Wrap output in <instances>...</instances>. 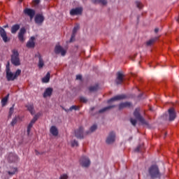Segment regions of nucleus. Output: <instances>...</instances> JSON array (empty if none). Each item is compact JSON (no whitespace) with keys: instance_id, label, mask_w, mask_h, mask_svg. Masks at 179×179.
<instances>
[{"instance_id":"obj_1","label":"nucleus","mask_w":179,"mask_h":179,"mask_svg":"<svg viewBox=\"0 0 179 179\" xmlns=\"http://www.w3.org/2000/svg\"><path fill=\"white\" fill-rule=\"evenodd\" d=\"M148 176L151 179L160 178L162 177V173H160L159 166L157 165H152L148 169Z\"/></svg>"},{"instance_id":"obj_2","label":"nucleus","mask_w":179,"mask_h":179,"mask_svg":"<svg viewBox=\"0 0 179 179\" xmlns=\"http://www.w3.org/2000/svg\"><path fill=\"white\" fill-rule=\"evenodd\" d=\"M11 64L15 66H19V65H20V58L19 57V52L17 50H13V55H11Z\"/></svg>"},{"instance_id":"obj_3","label":"nucleus","mask_w":179,"mask_h":179,"mask_svg":"<svg viewBox=\"0 0 179 179\" xmlns=\"http://www.w3.org/2000/svg\"><path fill=\"white\" fill-rule=\"evenodd\" d=\"M91 164L90 159L86 156H83L80 159V164L82 167H90Z\"/></svg>"},{"instance_id":"obj_4","label":"nucleus","mask_w":179,"mask_h":179,"mask_svg":"<svg viewBox=\"0 0 179 179\" xmlns=\"http://www.w3.org/2000/svg\"><path fill=\"white\" fill-rule=\"evenodd\" d=\"M8 163H16L17 162V155L13 152L8 153L6 157Z\"/></svg>"},{"instance_id":"obj_5","label":"nucleus","mask_w":179,"mask_h":179,"mask_svg":"<svg viewBox=\"0 0 179 179\" xmlns=\"http://www.w3.org/2000/svg\"><path fill=\"white\" fill-rule=\"evenodd\" d=\"M140 111L141 109L139 108H136L134 112V115L135 118L138 120V121H140V122H141L142 124H145V119L141 115Z\"/></svg>"},{"instance_id":"obj_6","label":"nucleus","mask_w":179,"mask_h":179,"mask_svg":"<svg viewBox=\"0 0 179 179\" xmlns=\"http://www.w3.org/2000/svg\"><path fill=\"white\" fill-rule=\"evenodd\" d=\"M55 53L57 55L61 54L62 57H65V55H66V50H65V49H64L62 46L57 45L55 47Z\"/></svg>"},{"instance_id":"obj_7","label":"nucleus","mask_w":179,"mask_h":179,"mask_svg":"<svg viewBox=\"0 0 179 179\" xmlns=\"http://www.w3.org/2000/svg\"><path fill=\"white\" fill-rule=\"evenodd\" d=\"M106 142L108 145H111V143H114V142H115V132L110 131L106 138Z\"/></svg>"},{"instance_id":"obj_8","label":"nucleus","mask_w":179,"mask_h":179,"mask_svg":"<svg viewBox=\"0 0 179 179\" xmlns=\"http://www.w3.org/2000/svg\"><path fill=\"white\" fill-rule=\"evenodd\" d=\"M169 113V121H174L177 117V113L174 108H171L168 110Z\"/></svg>"},{"instance_id":"obj_9","label":"nucleus","mask_w":179,"mask_h":179,"mask_svg":"<svg viewBox=\"0 0 179 179\" xmlns=\"http://www.w3.org/2000/svg\"><path fill=\"white\" fill-rule=\"evenodd\" d=\"M35 58H38V68L39 69H42V68L44 67V60L43 59V56H41V54H40V52H37L35 55Z\"/></svg>"},{"instance_id":"obj_10","label":"nucleus","mask_w":179,"mask_h":179,"mask_svg":"<svg viewBox=\"0 0 179 179\" xmlns=\"http://www.w3.org/2000/svg\"><path fill=\"white\" fill-rule=\"evenodd\" d=\"M24 15H27V16H29L30 19H33L36 15V10L31 8H26L24 10Z\"/></svg>"},{"instance_id":"obj_11","label":"nucleus","mask_w":179,"mask_h":179,"mask_svg":"<svg viewBox=\"0 0 179 179\" xmlns=\"http://www.w3.org/2000/svg\"><path fill=\"white\" fill-rule=\"evenodd\" d=\"M75 136L77 139H83V127L80 126L75 131Z\"/></svg>"},{"instance_id":"obj_12","label":"nucleus","mask_w":179,"mask_h":179,"mask_svg":"<svg viewBox=\"0 0 179 179\" xmlns=\"http://www.w3.org/2000/svg\"><path fill=\"white\" fill-rule=\"evenodd\" d=\"M24 34H26V29L21 28L18 33V39L21 43H24V41L26 40L24 38Z\"/></svg>"},{"instance_id":"obj_13","label":"nucleus","mask_w":179,"mask_h":179,"mask_svg":"<svg viewBox=\"0 0 179 179\" xmlns=\"http://www.w3.org/2000/svg\"><path fill=\"white\" fill-rule=\"evenodd\" d=\"M124 99H127V95L125 94H120L115 96H113L108 101V103H111V101H118L119 100H124Z\"/></svg>"},{"instance_id":"obj_14","label":"nucleus","mask_w":179,"mask_h":179,"mask_svg":"<svg viewBox=\"0 0 179 179\" xmlns=\"http://www.w3.org/2000/svg\"><path fill=\"white\" fill-rule=\"evenodd\" d=\"M83 11V9H82V8H73L70 11V15L71 16H76L78 15H82Z\"/></svg>"},{"instance_id":"obj_15","label":"nucleus","mask_w":179,"mask_h":179,"mask_svg":"<svg viewBox=\"0 0 179 179\" xmlns=\"http://www.w3.org/2000/svg\"><path fill=\"white\" fill-rule=\"evenodd\" d=\"M44 16L41 14H37L36 16H35V23L36 24H39V25H41L43 24V22H44Z\"/></svg>"},{"instance_id":"obj_16","label":"nucleus","mask_w":179,"mask_h":179,"mask_svg":"<svg viewBox=\"0 0 179 179\" xmlns=\"http://www.w3.org/2000/svg\"><path fill=\"white\" fill-rule=\"evenodd\" d=\"M0 36L4 43H8V41H9V38H8V36L6 35V31L1 27H0Z\"/></svg>"},{"instance_id":"obj_17","label":"nucleus","mask_w":179,"mask_h":179,"mask_svg":"<svg viewBox=\"0 0 179 179\" xmlns=\"http://www.w3.org/2000/svg\"><path fill=\"white\" fill-rule=\"evenodd\" d=\"M34 40H36L34 36H31L29 38L26 45L27 48H34V47H36V43H34Z\"/></svg>"},{"instance_id":"obj_18","label":"nucleus","mask_w":179,"mask_h":179,"mask_svg":"<svg viewBox=\"0 0 179 179\" xmlns=\"http://www.w3.org/2000/svg\"><path fill=\"white\" fill-rule=\"evenodd\" d=\"M115 82L117 85H122V82H124V74L122 73L117 72Z\"/></svg>"},{"instance_id":"obj_19","label":"nucleus","mask_w":179,"mask_h":179,"mask_svg":"<svg viewBox=\"0 0 179 179\" xmlns=\"http://www.w3.org/2000/svg\"><path fill=\"white\" fill-rule=\"evenodd\" d=\"M80 26L79 24H76L73 29V32L71 34V37L70 39V42L72 43L75 40V37L76 36V33H78V30H79Z\"/></svg>"},{"instance_id":"obj_20","label":"nucleus","mask_w":179,"mask_h":179,"mask_svg":"<svg viewBox=\"0 0 179 179\" xmlns=\"http://www.w3.org/2000/svg\"><path fill=\"white\" fill-rule=\"evenodd\" d=\"M6 79L8 82L13 81L15 79H16V77H15V74L10 71H6Z\"/></svg>"},{"instance_id":"obj_21","label":"nucleus","mask_w":179,"mask_h":179,"mask_svg":"<svg viewBox=\"0 0 179 179\" xmlns=\"http://www.w3.org/2000/svg\"><path fill=\"white\" fill-rule=\"evenodd\" d=\"M131 106H132V103L131 102H123V103H121L119 105V110H122L123 108H129V107H131Z\"/></svg>"},{"instance_id":"obj_22","label":"nucleus","mask_w":179,"mask_h":179,"mask_svg":"<svg viewBox=\"0 0 179 179\" xmlns=\"http://www.w3.org/2000/svg\"><path fill=\"white\" fill-rule=\"evenodd\" d=\"M50 132L53 136H58V129L55 126H52L50 129Z\"/></svg>"},{"instance_id":"obj_23","label":"nucleus","mask_w":179,"mask_h":179,"mask_svg":"<svg viewBox=\"0 0 179 179\" xmlns=\"http://www.w3.org/2000/svg\"><path fill=\"white\" fill-rule=\"evenodd\" d=\"M19 29H20V25L19 24H15L14 25L12 26L11 27V33L12 34H16L17 30H19Z\"/></svg>"},{"instance_id":"obj_24","label":"nucleus","mask_w":179,"mask_h":179,"mask_svg":"<svg viewBox=\"0 0 179 179\" xmlns=\"http://www.w3.org/2000/svg\"><path fill=\"white\" fill-rule=\"evenodd\" d=\"M157 40H159V37L152 38L146 42V45L150 47V45H153V44H155Z\"/></svg>"},{"instance_id":"obj_25","label":"nucleus","mask_w":179,"mask_h":179,"mask_svg":"<svg viewBox=\"0 0 179 179\" xmlns=\"http://www.w3.org/2000/svg\"><path fill=\"white\" fill-rule=\"evenodd\" d=\"M51 94H52V88L48 87L45 90L43 97H49Z\"/></svg>"},{"instance_id":"obj_26","label":"nucleus","mask_w":179,"mask_h":179,"mask_svg":"<svg viewBox=\"0 0 179 179\" xmlns=\"http://www.w3.org/2000/svg\"><path fill=\"white\" fill-rule=\"evenodd\" d=\"M28 111L33 115L34 114V106L33 104H28L26 106Z\"/></svg>"},{"instance_id":"obj_27","label":"nucleus","mask_w":179,"mask_h":179,"mask_svg":"<svg viewBox=\"0 0 179 179\" xmlns=\"http://www.w3.org/2000/svg\"><path fill=\"white\" fill-rule=\"evenodd\" d=\"M115 107V105H112L109 106H106L101 110H99V114H101L102 113H106L108 110H110V108H114Z\"/></svg>"},{"instance_id":"obj_28","label":"nucleus","mask_w":179,"mask_h":179,"mask_svg":"<svg viewBox=\"0 0 179 179\" xmlns=\"http://www.w3.org/2000/svg\"><path fill=\"white\" fill-rule=\"evenodd\" d=\"M50 72H48L46 76L42 78L43 83H48L50 82Z\"/></svg>"},{"instance_id":"obj_29","label":"nucleus","mask_w":179,"mask_h":179,"mask_svg":"<svg viewBox=\"0 0 179 179\" xmlns=\"http://www.w3.org/2000/svg\"><path fill=\"white\" fill-rule=\"evenodd\" d=\"M9 99V94H8L4 98L1 99V106L2 107H5L6 103H8V100Z\"/></svg>"},{"instance_id":"obj_30","label":"nucleus","mask_w":179,"mask_h":179,"mask_svg":"<svg viewBox=\"0 0 179 179\" xmlns=\"http://www.w3.org/2000/svg\"><path fill=\"white\" fill-rule=\"evenodd\" d=\"M97 129V124H93L90 128V131H86V134L89 135V134H92V132H94Z\"/></svg>"},{"instance_id":"obj_31","label":"nucleus","mask_w":179,"mask_h":179,"mask_svg":"<svg viewBox=\"0 0 179 179\" xmlns=\"http://www.w3.org/2000/svg\"><path fill=\"white\" fill-rule=\"evenodd\" d=\"M16 173H17V168L16 167L11 168V170L8 171V176H15Z\"/></svg>"},{"instance_id":"obj_32","label":"nucleus","mask_w":179,"mask_h":179,"mask_svg":"<svg viewBox=\"0 0 179 179\" xmlns=\"http://www.w3.org/2000/svg\"><path fill=\"white\" fill-rule=\"evenodd\" d=\"M89 90L91 92H97L99 90V85H95L90 87Z\"/></svg>"},{"instance_id":"obj_33","label":"nucleus","mask_w":179,"mask_h":179,"mask_svg":"<svg viewBox=\"0 0 179 179\" xmlns=\"http://www.w3.org/2000/svg\"><path fill=\"white\" fill-rule=\"evenodd\" d=\"M94 3H101L102 5H106L107 3V0H92Z\"/></svg>"},{"instance_id":"obj_34","label":"nucleus","mask_w":179,"mask_h":179,"mask_svg":"<svg viewBox=\"0 0 179 179\" xmlns=\"http://www.w3.org/2000/svg\"><path fill=\"white\" fill-rule=\"evenodd\" d=\"M73 110L74 111H79V110H80V106L74 105L69 108L70 111H73Z\"/></svg>"},{"instance_id":"obj_35","label":"nucleus","mask_w":179,"mask_h":179,"mask_svg":"<svg viewBox=\"0 0 179 179\" xmlns=\"http://www.w3.org/2000/svg\"><path fill=\"white\" fill-rule=\"evenodd\" d=\"M33 125H34V124L31 123L30 122V123L29 124L28 127H27V135H30V131H31V128H33Z\"/></svg>"},{"instance_id":"obj_36","label":"nucleus","mask_w":179,"mask_h":179,"mask_svg":"<svg viewBox=\"0 0 179 179\" xmlns=\"http://www.w3.org/2000/svg\"><path fill=\"white\" fill-rule=\"evenodd\" d=\"M14 107H15V105H13V106L10 108V110L8 112V118H12V114H13Z\"/></svg>"},{"instance_id":"obj_37","label":"nucleus","mask_w":179,"mask_h":179,"mask_svg":"<svg viewBox=\"0 0 179 179\" xmlns=\"http://www.w3.org/2000/svg\"><path fill=\"white\" fill-rule=\"evenodd\" d=\"M38 117H40V115H38V114L35 115L30 122L31 124H36V121H37V120H38Z\"/></svg>"},{"instance_id":"obj_38","label":"nucleus","mask_w":179,"mask_h":179,"mask_svg":"<svg viewBox=\"0 0 179 179\" xmlns=\"http://www.w3.org/2000/svg\"><path fill=\"white\" fill-rule=\"evenodd\" d=\"M16 124H17V117H14L10 122V125L12 127H15Z\"/></svg>"},{"instance_id":"obj_39","label":"nucleus","mask_w":179,"mask_h":179,"mask_svg":"<svg viewBox=\"0 0 179 179\" xmlns=\"http://www.w3.org/2000/svg\"><path fill=\"white\" fill-rule=\"evenodd\" d=\"M136 7L138 8V9H142V8H143V4H142V3H141V1H136Z\"/></svg>"},{"instance_id":"obj_40","label":"nucleus","mask_w":179,"mask_h":179,"mask_svg":"<svg viewBox=\"0 0 179 179\" xmlns=\"http://www.w3.org/2000/svg\"><path fill=\"white\" fill-rule=\"evenodd\" d=\"M20 73H22V70L21 69H17L15 73H14V76L15 78V79L17 78V76H19V75H20Z\"/></svg>"},{"instance_id":"obj_41","label":"nucleus","mask_w":179,"mask_h":179,"mask_svg":"<svg viewBox=\"0 0 179 179\" xmlns=\"http://www.w3.org/2000/svg\"><path fill=\"white\" fill-rule=\"evenodd\" d=\"M71 146L72 148H75V146H79V143H78V141L73 140L71 141Z\"/></svg>"},{"instance_id":"obj_42","label":"nucleus","mask_w":179,"mask_h":179,"mask_svg":"<svg viewBox=\"0 0 179 179\" xmlns=\"http://www.w3.org/2000/svg\"><path fill=\"white\" fill-rule=\"evenodd\" d=\"M80 101L81 103H87V98L85 97V96H80Z\"/></svg>"},{"instance_id":"obj_43","label":"nucleus","mask_w":179,"mask_h":179,"mask_svg":"<svg viewBox=\"0 0 179 179\" xmlns=\"http://www.w3.org/2000/svg\"><path fill=\"white\" fill-rule=\"evenodd\" d=\"M41 1L40 0H33L32 3L34 6H37L40 3Z\"/></svg>"},{"instance_id":"obj_44","label":"nucleus","mask_w":179,"mask_h":179,"mask_svg":"<svg viewBox=\"0 0 179 179\" xmlns=\"http://www.w3.org/2000/svg\"><path fill=\"white\" fill-rule=\"evenodd\" d=\"M130 122L133 124L134 127L136 126V120L131 118Z\"/></svg>"},{"instance_id":"obj_45","label":"nucleus","mask_w":179,"mask_h":179,"mask_svg":"<svg viewBox=\"0 0 179 179\" xmlns=\"http://www.w3.org/2000/svg\"><path fill=\"white\" fill-rule=\"evenodd\" d=\"M9 62H8V64L6 66V72H8L10 71V67L9 66Z\"/></svg>"},{"instance_id":"obj_46","label":"nucleus","mask_w":179,"mask_h":179,"mask_svg":"<svg viewBox=\"0 0 179 179\" xmlns=\"http://www.w3.org/2000/svg\"><path fill=\"white\" fill-rule=\"evenodd\" d=\"M59 179H68V175L63 174L60 176Z\"/></svg>"},{"instance_id":"obj_47","label":"nucleus","mask_w":179,"mask_h":179,"mask_svg":"<svg viewBox=\"0 0 179 179\" xmlns=\"http://www.w3.org/2000/svg\"><path fill=\"white\" fill-rule=\"evenodd\" d=\"M76 80H82V76L81 75H77L76 76Z\"/></svg>"},{"instance_id":"obj_48","label":"nucleus","mask_w":179,"mask_h":179,"mask_svg":"<svg viewBox=\"0 0 179 179\" xmlns=\"http://www.w3.org/2000/svg\"><path fill=\"white\" fill-rule=\"evenodd\" d=\"M139 150H141V147L139 146L135 149V152H139Z\"/></svg>"},{"instance_id":"obj_49","label":"nucleus","mask_w":179,"mask_h":179,"mask_svg":"<svg viewBox=\"0 0 179 179\" xmlns=\"http://www.w3.org/2000/svg\"><path fill=\"white\" fill-rule=\"evenodd\" d=\"M155 33H159V28L155 29Z\"/></svg>"},{"instance_id":"obj_50","label":"nucleus","mask_w":179,"mask_h":179,"mask_svg":"<svg viewBox=\"0 0 179 179\" xmlns=\"http://www.w3.org/2000/svg\"><path fill=\"white\" fill-rule=\"evenodd\" d=\"M66 113H69L71 111L69 109L63 108Z\"/></svg>"},{"instance_id":"obj_51","label":"nucleus","mask_w":179,"mask_h":179,"mask_svg":"<svg viewBox=\"0 0 179 179\" xmlns=\"http://www.w3.org/2000/svg\"><path fill=\"white\" fill-rule=\"evenodd\" d=\"M35 153L36 155H40V152L38 151H37V150H35Z\"/></svg>"},{"instance_id":"obj_52","label":"nucleus","mask_w":179,"mask_h":179,"mask_svg":"<svg viewBox=\"0 0 179 179\" xmlns=\"http://www.w3.org/2000/svg\"><path fill=\"white\" fill-rule=\"evenodd\" d=\"M7 27H9V25L6 24V25H4V26H3V28H4V29H6Z\"/></svg>"}]
</instances>
